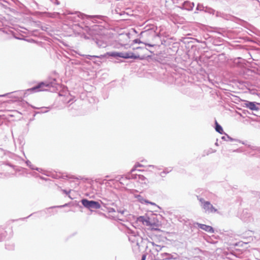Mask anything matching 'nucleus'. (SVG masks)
I'll return each mask as SVG.
<instances>
[{
    "label": "nucleus",
    "instance_id": "nucleus-30",
    "mask_svg": "<svg viewBox=\"0 0 260 260\" xmlns=\"http://www.w3.org/2000/svg\"><path fill=\"white\" fill-rule=\"evenodd\" d=\"M146 255L145 254H143L142 256V258H141V260H145L146 259Z\"/></svg>",
    "mask_w": 260,
    "mask_h": 260
},
{
    "label": "nucleus",
    "instance_id": "nucleus-39",
    "mask_svg": "<svg viewBox=\"0 0 260 260\" xmlns=\"http://www.w3.org/2000/svg\"><path fill=\"white\" fill-rule=\"evenodd\" d=\"M157 206V208H159V206H157L156 205V206Z\"/></svg>",
    "mask_w": 260,
    "mask_h": 260
},
{
    "label": "nucleus",
    "instance_id": "nucleus-29",
    "mask_svg": "<svg viewBox=\"0 0 260 260\" xmlns=\"http://www.w3.org/2000/svg\"><path fill=\"white\" fill-rule=\"evenodd\" d=\"M29 168L31 169V170H36V169L37 167H36L35 166H34L33 165L31 164V166L29 167Z\"/></svg>",
    "mask_w": 260,
    "mask_h": 260
},
{
    "label": "nucleus",
    "instance_id": "nucleus-32",
    "mask_svg": "<svg viewBox=\"0 0 260 260\" xmlns=\"http://www.w3.org/2000/svg\"><path fill=\"white\" fill-rule=\"evenodd\" d=\"M63 191L66 194H68V193L70 192V191H66V190H63Z\"/></svg>",
    "mask_w": 260,
    "mask_h": 260
},
{
    "label": "nucleus",
    "instance_id": "nucleus-31",
    "mask_svg": "<svg viewBox=\"0 0 260 260\" xmlns=\"http://www.w3.org/2000/svg\"><path fill=\"white\" fill-rule=\"evenodd\" d=\"M146 45L148 46H150V47H153V46H154V45H152V44H146Z\"/></svg>",
    "mask_w": 260,
    "mask_h": 260
},
{
    "label": "nucleus",
    "instance_id": "nucleus-18",
    "mask_svg": "<svg viewBox=\"0 0 260 260\" xmlns=\"http://www.w3.org/2000/svg\"><path fill=\"white\" fill-rule=\"evenodd\" d=\"M215 130L220 134H222L223 133L222 127L216 121L215 122Z\"/></svg>",
    "mask_w": 260,
    "mask_h": 260
},
{
    "label": "nucleus",
    "instance_id": "nucleus-4",
    "mask_svg": "<svg viewBox=\"0 0 260 260\" xmlns=\"http://www.w3.org/2000/svg\"><path fill=\"white\" fill-rule=\"evenodd\" d=\"M198 200L200 203V206L206 213H213L217 212L216 209L209 201H205L203 198L198 197Z\"/></svg>",
    "mask_w": 260,
    "mask_h": 260
},
{
    "label": "nucleus",
    "instance_id": "nucleus-10",
    "mask_svg": "<svg viewBox=\"0 0 260 260\" xmlns=\"http://www.w3.org/2000/svg\"><path fill=\"white\" fill-rule=\"evenodd\" d=\"M194 225H197L198 228L199 229H201L208 233H214V229L209 225H207L204 224L199 223L198 222H196L194 223Z\"/></svg>",
    "mask_w": 260,
    "mask_h": 260
},
{
    "label": "nucleus",
    "instance_id": "nucleus-5",
    "mask_svg": "<svg viewBox=\"0 0 260 260\" xmlns=\"http://www.w3.org/2000/svg\"><path fill=\"white\" fill-rule=\"evenodd\" d=\"M120 53L121 52H107L104 55H101L99 56L98 55H83V56H85L86 58L88 59H92L93 58H99L102 59L104 57H106L107 55L109 56H111L114 58L120 57Z\"/></svg>",
    "mask_w": 260,
    "mask_h": 260
},
{
    "label": "nucleus",
    "instance_id": "nucleus-7",
    "mask_svg": "<svg viewBox=\"0 0 260 260\" xmlns=\"http://www.w3.org/2000/svg\"><path fill=\"white\" fill-rule=\"evenodd\" d=\"M126 178L128 179H136L141 183H146L147 180V178L143 175L137 174H128L126 175Z\"/></svg>",
    "mask_w": 260,
    "mask_h": 260
},
{
    "label": "nucleus",
    "instance_id": "nucleus-36",
    "mask_svg": "<svg viewBox=\"0 0 260 260\" xmlns=\"http://www.w3.org/2000/svg\"><path fill=\"white\" fill-rule=\"evenodd\" d=\"M93 62H94V63H98V61H96H96H95H95H93Z\"/></svg>",
    "mask_w": 260,
    "mask_h": 260
},
{
    "label": "nucleus",
    "instance_id": "nucleus-11",
    "mask_svg": "<svg viewBox=\"0 0 260 260\" xmlns=\"http://www.w3.org/2000/svg\"><path fill=\"white\" fill-rule=\"evenodd\" d=\"M259 104V103L256 102L246 101L245 103V107L252 111H258L259 108L256 106V105Z\"/></svg>",
    "mask_w": 260,
    "mask_h": 260
},
{
    "label": "nucleus",
    "instance_id": "nucleus-21",
    "mask_svg": "<svg viewBox=\"0 0 260 260\" xmlns=\"http://www.w3.org/2000/svg\"><path fill=\"white\" fill-rule=\"evenodd\" d=\"M221 139L224 141H236L235 139H233L231 137H230L229 136H228V135L226 134L225 136H222L221 137Z\"/></svg>",
    "mask_w": 260,
    "mask_h": 260
},
{
    "label": "nucleus",
    "instance_id": "nucleus-37",
    "mask_svg": "<svg viewBox=\"0 0 260 260\" xmlns=\"http://www.w3.org/2000/svg\"><path fill=\"white\" fill-rule=\"evenodd\" d=\"M66 205H63V206H59V207H64V206H65Z\"/></svg>",
    "mask_w": 260,
    "mask_h": 260
},
{
    "label": "nucleus",
    "instance_id": "nucleus-15",
    "mask_svg": "<svg viewBox=\"0 0 260 260\" xmlns=\"http://www.w3.org/2000/svg\"><path fill=\"white\" fill-rule=\"evenodd\" d=\"M183 7L185 9L188 10H191L194 7V4L188 2H186L184 3Z\"/></svg>",
    "mask_w": 260,
    "mask_h": 260
},
{
    "label": "nucleus",
    "instance_id": "nucleus-2",
    "mask_svg": "<svg viewBox=\"0 0 260 260\" xmlns=\"http://www.w3.org/2000/svg\"><path fill=\"white\" fill-rule=\"evenodd\" d=\"M59 87L60 85L59 84L56 83V79H53L50 82L47 83L41 82L37 86L27 89V91L32 92L45 90L55 91L58 90Z\"/></svg>",
    "mask_w": 260,
    "mask_h": 260
},
{
    "label": "nucleus",
    "instance_id": "nucleus-24",
    "mask_svg": "<svg viewBox=\"0 0 260 260\" xmlns=\"http://www.w3.org/2000/svg\"><path fill=\"white\" fill-rule=\"evenodd\" d=\"M36 171H38V172H40V173H43V174H45V171H44V170H43L42 169H41V168H37H37H36Z\"/></svg>",
    "mask_w": 260,
    "mask_h": 260
},
{
    "label": "nucleus",
    "instance_id": "nucleus-22",
    "mask_svg": "<svg viewBox=\"0 0 260 260\" xmlns=\"http://www.w3.org/2000/svg\"><path fill=\"white\" fill-rule=\"evenodd\" d=\"M204 11L206 12H207L208 13L212 14H214L215 12V11L214 9H213L211 8H208L207 7H205Z\"/></svg>",
    "mask_w": 260,
    "mask_h": 260
},
{
    "label": "nucleus",
    "instance_id": "nucleus-14",
    "mask_svg": "<svg viewBox=\"0 0 260 260\" xmlns=\"http://www.w3.org/2000/svg\"><path fill=\"white\" fill-rule=\"evenodd\" d=\"M95 43L99 48H105L107 46V43L102 40L96 39Z\"/></svg>",
    "mask_w": 260,
    "mask_h": 260
},
{
    "label": "nucleus",
    "instance_id": "nucleus-17",
    "mask_svg": "<svg viewBox=\"0 0 260 260\" xmlns=\"http://www.w3.org/2000/svg\"><path fill=\"white\" fill-rule=\"evenodd\" d=\"M144 167L143 165H142V164L139 163V162H137V164H136L135 165V166H134V167L133 168V169L131 170V173L129 174H134L133 172L135 171H141V170H137V168L138 167Z\"/></svg>",
    "mask_w": 260,
    "mask_h": 260
},
{
    "label": "nucleus",
    "instance_id": "nucleus-20",
    "mask_svg": "<svg viewBox=\"0 0 260 260\" xmlns=\"http://www.w3.org/2000/svg\"><path fill=\"white\" fill-rule=\"evenodd\" d=\"M6 232L3 229H0V241L3 240L6 236Z\"/></svg>",
    "mask_w": 260,
    "mask_h": 260
},
{
    "label": "nucleus",
    "instance_id": "nucleus-12",
    "mask_svg": "<svg viewBox=\"0 0 260 260\" xmlns=\"http://www.w3.org/2000/svg\"><path fill=\"white\" fill-rule=\"evenodd\" d=\"M138 221L140 222H142L144 225H151V223L150 222V218L147 216H140L138 218Z\"/></svg>",
    "mask_w": 260,
    "mask_h": 260
},
{
    "label": "nucleus",
    "instance_id": "nucleus-33",
    "mask_svg": "<svg viewBox=\"0 0 260 260\" xmlns=\"http://www.w3.org/2000/svg\"><path fill=\"white\" fill-rule=\"evenodd\" d=\"M148 167H151V168H156L155 166H153V165H149Z\"/></svg>",
    "mask_w": 260,
    "mask_h": 260
},
{
    "label": "nucleus",
    "instance_id": "nucleus-25",
    "mask_svg": "<svg viewBox=\"0 0 260 260\" xmlns=\"http://www.w3.org/2000/svg\"><path fill=\"white\" fill-rule=\"evenodd\" d=\"M108 210L109 213H115L116 212L115 209H114L113 208H109L108 209Z\"/></svg>",
    "mask_w": 260,
    "mask_h": 260
},
{
    "label": "nucleus",
    "instance_id": "nucleus-8",
    "mask_svg": "<svg viewBox=\"0 0 260 260\" xmlns=\"http://www.w3.org/2000/svg\"><path fill=\"white\" fill-rule=\"evenodd\" d=\"M155 258L156 260H170L174 258L171 254L162 251L155 254Z\"/></svg>",
    "mask_w": 260,
    "mask_h": 260
},
{
    "label": "nucleus",
    "instance_id": "nucleus-34",
    "mask_svg": "<svg viewBox=\"0 0 260 260\" xmlns=\"http://www.w3.org/2000/svg\"><path fill=\"white\" fill-rule=\"evenodd\" d=\"M47 111H48L47 110H45V111L42 110V111H41V112H42V113H46V112H47Z\"/></svg>",
    "mask_w": 260,
    "mask_h": 260
},
{
    "label": "nucleus",
    "instance_id": "nucleus-13",
    "mask_svg": "<svg viewBox=\"0 0 260 260\" xmlns=\"http://www.w3.org/2000/svg\"><path fill=\"white\" fill-rule=\"evenodd\" d=\"M135 198H137V200L142 204L147 203V204H150L152 205L156 206L155 203L150 202L147 200H145L140 195H137L135 196Z\"/></svg>",
    "mask_w": 260,
    "mask_h": 260
},
{
    "label": "nucleus",
    "instance_id": "nucleus-38",
    "mask_svg": "<svg viewBox=\"0 0 260 260\" xmlns=\"http://www.w3.org/2000/svg\"><path fill=\"white\" fill-rule=\"evenodd\" d=\"M157 206V208H159V206H157L156 205V206Z\"/></svg>",
    "mask_w": 260,
    "mask_h": 260
},
{
    "label": "nucleus",
    "instance_id": "nucleus-26",
    "mask_svg": "<svg viewBox=\"0 0 260 260\" xmlns=\"http://www.w3.org/2000/svg\"><path fill=\"white\" fill-rule=\"evenodd\" d=\"M249 148L253 150H257L258 148L255 146H249Z\"/></svg>",
    "mask_w": 260,
    "mask_h": 260
},
{
    "label": "nucleus",
    "instance_id": "nucleus-9",
    "mask_svg": "<svg viewBox=\"0 0 260 260\" xmlns=\"http://www.w3.org/2000/svg\"><path fill=\"white\" fill-rule=\"evenodd\" d=\"M120 57L128 59V58H134V59H142L143 57H140L138 55H135L133 52H129L126 53L121 52Z\"/></svg>",
    "mask_w": 260,
    "mask_h": 260
},
{
    "label": "nucleus",
    "instance_id": "nucleus-28",
    "mask_svg": "<svg viewBox=\"0 0 260 260\" xmlns=\"http://www.w3.org/2000/svg\"><path fill=\"white\" fill-rule=\"evenodd\" d=\"M26 164L27 166L28 167H29L30 166H31V162H30L29 160H27V161H26Z\"/></svg>",
    "mask_w": 260,
    "mask_h": 260
},
{
    "label": "nucleus",
    "instance_id": "nucleus-16",
    "mask_svg": "<svg viewBox=\"0 0 260 260\" xmlns=\"http://www.w3.org/2000/svg\"><path fill=\"white\" fill-rule=\"evenodd\" d=\"M151 244L153 246V250L157 252L156 253H158V252H162L161 250L163 247H161L159 245L154 244V243L153 242L151 243Z\"/></svg>",
    "mask_w": 260,
    "mask_h": 260
},
{
    "label": "nucleus",
    "instance_id": "nucleus-6",
    "mask_svg": "<svg viewBox=\"0 0 260 260\" xmlns=\"http://www.w3.org/2000/svg\"><path fill=\"white\" fill-rule=\"evenodd\" d=\"M82 204L85 207L90 210L92 209H99L101 208V205L98 202L94 201H89L84 199L81 200Z\"/></svg>",
    "mask_w": 260,
    "mask_h": 260
},
{
    "label": "nucleus",
    "instance_id": "nucleus-3",
    "mask_svg": "<svg viewBox=\"0 0 260 260\" xmlns=\"http://www.w3.org/2000/svg\"><path fill=\"white\" fill-rule=\"evenodd\" d=\"M128 240L132 244L133 251L136 253L139 252L141 250V247L143 246V244L144 242L143 238L135 231H131L128 236Z\"/></svg>",
    "mask_w": 260,
    "mask_h": 260
},
{
    "label": "nucleus",
    "instance_id": "nucleus-23",
    "mask_svg": "<svg viewBox=\"0 0 260 260\" xmlns=\"http://www.w3.org/2000/svg\"><path fill=\"white\" fill-rule=\"evenodd\" d=\"M205 7L203 5L199 4L197 7L196 9L200 11H204Z\"/></svg>",
    "mask_w": 260,
    "mask_h": 260
},
{
    "label": "nucleus",
    "instance_id": "nucleus-19",
    "mask_svg": "<svg viewBox=\"0 0 260 260\" xmlns=\"http://www.w3.org/2000/svg\"><path fill=\"white\" fill-rule=\"evenodd\" d=\"M172 169L171 167H169L166 168L164 171L160 173V175L161 177H165V175L167 173L170 172L172 171Z\"/></svg>",
    "mask_w": 260,
    "mask_h": 260
},
{
    "label": "nucleus",
    "instance_id": "nucleus-27",
    "mask_svg": "<svg viewBox=\"0 0 260 260\" xmlns=\"http://www.w3.org/2000/svg\"><path fill=\"white\" fill-rule=\"evenodd\" d=\"M119 213H120L121 215H124L125 213L126 212V211L125 210H122L118 211Z\"/></svg>",
    "mask_w": 260,
    "mask_h": 260
},
{
    "label": "nucleus",
    "instance_id": "nucleus-1",
    "mask_svg": "<svg viewBox=\"0 0 260 260\" xmlns=\"http://www.w3.org/2000/svg\"><path fill=\"white\" fill-rule=\"evenodd\" d=\"M92 18L93 20H95V18L102 20L103 16L101 15H86L80 12H76L75 13L69 14L66 16V19L71 22L73 23L72 25L73 29L79 34H84V31H87L89 29L88 26H85L83 27L81 25L80 23H82L81 21L85 18Z\"/></svg>",
    "mask_w": 260,
    "mask_h": 260
},
{
    "label": "nucleus",
    "instance_id": "nucleus-35",
    "mask_svg": "<svg viewBox=\"0 0 260 260\" xmlns=\"http://www.w3.org/2000/svg\"><path fill=\"white\" fill-rule=\"evenodd\" d=\"M6 95V94L0 95V96H5Z\"/></svg>",
    "mask_w": 260,
    "mask_h": 260
}]
</instances>
